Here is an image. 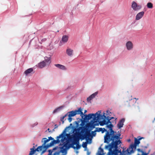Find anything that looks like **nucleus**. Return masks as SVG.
Returning <instances> with one entry per match:
<instances>
[{"instance_id": "25", "label": "nucleus", "mask_w": 155, "mask_h": 155, "mask_svg": "<svg viewBox=\"0 0 155 155\" xmlns=\"http://www.w3.org/2000/svg\"><path fill=\"white\" fill-rule=\"evenodd\" d=\"M103 122L105 124V125H107L110 123L109 120H107L104 118V119L102 120Z\"/></svg>"}, {"instance_id": "42", "label": "nucleus", "mask_w": 155, "mask_h": 155, "mask_svg": "<svg viewBox=\"0 0 155 155\" xmlns=\"http://www.w3.org/2000/svg\"><path fill=\"white\" fill-rule=\"evenodd\" d=\"M75 122L76 123V124H78V123L77 122L75 121Z\"/></svg>"}, {"instance_id": "40", "label": "nucleus", "mask_w": 155, "mask_h": 155, "mask_svg": "<svg viewBox=\"0 0 155 155\" xmlns=\"http://www.w3.org/2000/svg\"><path fill=\"white\" fill-rule=\"evenodd\" d=\"M87 112V110H84V114L86 112Z\"/></svg>"}, {"instance_id": "7", "label": "nucleus", "mask_w": 155, "mask_h": 155, "mask_svg": "<svg viewBox=\"0 0 155 155\" xmlns=\"http://www.w3.org/2000/svg\"><path fill=\"white\" fill-rule=\"evenodd\" d=\"M66 144H64L63 147H60L57 146L54 147L58 155H65L67 153V151L64 147Z\"/></svg>"}, {"instance_id": "27", "label": "nucleus", "mask_w": 155, "mask_h": 155, "mask_svg": "<svg viewBox=\"0 0 155 155\" xmlns=\"http://www.w3.org/2000/svg\"><path fill=\"white\" fill-rule=\"evenodd\" d=\"M96 132H97V131H96V130H95V131H91V134H92V135H91V136L90 137H89V139L90 140H91V139H90V137H93V136H95L96 135Z\"/></svg>"}, {"instance_id": "12", "label": "nucleus", "mask_w": 155, "mask_h": 155, "mask_svg": "<svg viewBox=\"0 0 155 155\" xmlns=\"http://www.w3.org/2000/svg\"><path fill=\"white\" fill-rule=\"evenodd\" d=\"M48 155H58L55 150V148H53L52 150H48Z\"/></svg>"}, {"instance_id": "10", "label": "nucleus", "mask_w": 155, "mask_h": 155, "mask_svg": "<svg viewBox=\"0 0 155 155\" xmlns=\"http://www.w3.org/2000/svg\"><path fill=\"white\" fill-rule=\"evenodd\" d=\"M52 140L51 141H53L54 140H55L54 139L51 137H48V139H47L46 138H42L41 140V142L43 143V145L44 146H47V144L46 145V143L49 142L50 140Z\"/></svg>"}, {"instance_id": "21", "label": "nucleus", "mask_w": 155, "mask_h": 155, "mask_svg": "<svg viewBox=\"0 0 155 155\" xmlns=\"http://www.w3.org/2000/svg\"><path fill=\"white\" fill-rule=\"evenodd\" d=\"M103 149L101 147L99 148L97 153V155H104Z\"/></svg>"}, {"instance_id": "45", "label": "nucleus", "mask_w": 155, "mask_h": 155, "mask_svg": "<svg viewBox=\"0 0 155 155\" xmlns=\"http://www.w3.org/2000/svg\"><path fill=\"white\" fill-rule=\"evenodd\" d=\"M144 148H147V147H144Z\"/></svg>"}, {"instance_id": "17", "label": "nucleus", "mask_w": 155, "mask_h": 155, "mask_svg": "<svg viewBox=\"0 0 155 155\" xmlns=\"http://www.w3.org/2000/svg\"><path fill=\"white\" fill-rule=\"evenodd\" d=\"M55 66L56 67L58 68H59L63 70H65L66 69V68L65 66L64 65H61L59 64H54Z\"/></svg>"}, {"instance_id": "37", "label": "nucleus", "mask_w": 155, "mask_h": 155, "mask_svg": "<svg viewBox=\"0 0 155 155\" xmlns=\"http://www.w3.org/2000/svg\"><path fill=\"white\" fill-rule=\"evenodd\" d=\"M110 113H111V112L110 111H109V110H107V111L106 115H108V114H110Z\"/></svg>"}, {"instance_id": "38", "label": "nucleus", "mask_w": 155, "mask_h": 155, "mask_svg": "<svg viewBox=\"0 0 155 155\" xmlns=\"http://www.w3.org/2000/svg\"><path fill=\"white\" fill-rule=\"evenodd\" d=\"M58 127V126H57V125L56 124H55V127H54V129L57 128Z\"/></svg>"}, {"instance_id": "33", "label": "nucleus", "mask_w": 155, "mask_h": 155, "mask_svg": "<svg viewBox=\"0 0 155 155\" xmlns=\"http://www.w3.org/2000/svg\"><path fill=\"white\" fill-rule=\"evenodd\" d=\"M60 108H57V109H56L53 111V113H54L56 112L58 110H60Z\"/></svg>"}, {"instance_id": "39", "label": "nucleus", "mask_w": 155, "mask_h": 155, "mask_svg": "<svg viewBox=\"0 0 155 155\" xmlns=\"http://www.w3.org/2000/svg\"><path fill=\"white\" fill-rule=\"evenodd\" d=\"M48 130L49 131V132H51V131H49L50 130V129L49 128H48V130Z\"/></svg>"}, {"instance_id": "30", "label": "nucleus", "mask_w": 155, "mask_h": 155, "mask_svg": "<svg viewBox=\"0 0 155 155\" xmlns=\"http://www.w3.org/2000/svg\"><path fill=\"white\" fill-rule=\"evenodd\" d=\"M98 92H96L93 94L92 95H91L90 96L93 99L94 98L96 95H97L98 94Z\"/></svg>"}, {"instance_id": "24", "label": "nucleus", "mask_w": 155, "mask_h": 155, "mask_svg": "<svg viewBox=\"0 0 155 155\" xmlns=\"http://www.w3.org/2000/svg\"><path fill=\"white\" fill-rule=\"evenodd\" d=\"M68 116H69L70 117H73L75 116V113L74 111V110H72L71 111L69 112H68Z\"/></svg>"}, {"instance_id": "44", "label": "nucleus", "mask_w": 155, "mask_h": 155, "mask_svg": "<svg viewBox=\"0 0 155 155\" xmlns=\"http://www.w3.org/2000/svg\"><path fill=\"white\" fill-rule=\"evenodd\" d=\"M90 154V153H88V154H87V155H89Z\"/></svg>"}, {"instance_id": "4", "label": "nucleus", "mask_w": 155, "mask_h": 155, "mask_svg": "<svg viewBox=\"0 0 155 155\" xmlns=\"http://www.w3.org/2000/svg\"><path fill=\"white\" fill-rule=\"evenodd\" d=\"M65 132V130H64L59 136L57 137L56 140H54L53 141H51L49 143L47 144V146H44L42 144L41 146L38 147L36 149H35V147L33 146L32 148H31L30 150H32L33 149L35 153L36 151H40L44 149V150L43 151V152H44L48 148L53 146L54 144H58L60 142L61 143H64L66 140L65 136L64 134Z\"/></svg>"}, {"instance_id": "22", "label": "nucleus", "mask_w": 155, "mask_h": 155, "mask_svg": "<svg viewBox=\"0 0 155 155\" xmlns=\"http://www.w3.org/2000/svg\"><path fill=\"white\" fill-rule=\"evenodd\" d=\"M105 113H104V114L103 115V117H104V118H105L107 120H109L110 123H112V121H110V120L112 119H114V118L113 117H109V116H108V115L107 116H106L105 115Z\"/></svg>"}, {"instance_id": "19", "label": "nucleus", "mask_w": 155, "mask_h": 155, "mask_svg": "<svg viewBox=\"0 0 155 155\" xmlns=\"http://www.w3.org/2000/svg\"><path fill=\"white\" fill-rule=\"evenodd\" d=\"M68 37L66 35H64L63 36L61 41L64 43L66 42L68 40Z\"/></svg>"}, {"instance_id": "8", "label": "nucleus", "mask_w": 155, "mask_h": 155, "mask_svg": "<svg viewBox=\"0 0 155 155\" xmlns=\"http://www.w3.org/2000/svg\"><path fill=\"white\" fill-rule=\"evenodd\" d=\"M92 114H88L87 115V114H84V117L83 118V119H81V122L80 124V125L81 126H84L85 124L84 122L87 121L89 120L92 118Z\"/></svg>"}, {"instance_id": "28", "label": "nucleus", "mask_w": 155, "mask_h": 155, "mask_svg": "<svg viewBox=\"0 0 155 155\" xmlns=\"http://www.w3.org/2000/svg\"><path fill=\"white\" fill-rule=\"evenodd\" d=\"M147 7L150 8H152L153 7V4L151 2H148L147 5Z\"/></svg>"}, {"instance_id": "29", "label": "nucleus", "mask_w": 155, "mask_h": 155, "mask_svg": "<svg viewBox=\"0 0 155 155\" xmlns=\"http://www.w3.org/2000/svg\"><path fill=\"white\" fill-rule=\"evenodd\" d=\"M87 142H83L82 144V146L83 148H87Z\"/></svg>"}, {"instance_id": "34", "label": "nucleus", "mask_w": 155, "mask_h": 155, "mask_svg": "<svg viewBox=\"0 0 155 155\" xmlns=\"http://www.w3.org/2000/svg\"><path fill=\"white\" fill-rule=\"evenodd\" d=\"M92 98L91 97V96H90L89 97H87V101H91Z\"/></svg>"}, {"instance_id": "2", "label": "nucleus", "mask_w": 155, "mask_h": 155, "mask_svg": "<svg viewBox=\"0 0 155 155\" xmlns=\"http://www.w3.org/2000/svg\"><path fill=\"white\" fill-rule=\"evenodd\" d=\"M65 131L66 130L65 129ZM64 132V134L65 136V137L67 136L68 139H71V138H73V141L72 142V143L71 144V147L73 148L74 149L78 150L81 147V145L79 144V140L81 139V140H84L85 139L87 141L89 140V137L91 136V134H90L89 131H87L86 134H82L80 132H78L77 134V137L75 136L74 135H72L73 136L72 137H71L70 135L69 134H65Z\"/></svg>"}, {"instance_id": "6", "label": "nucleus", "mask_w": 155, "mask_h": 155, "mask_svg": "<svg viewBox=\"0 0 155 155\" xmlns=\"http://www.w3.org/2000/svg\"><path fill=\"white\" fill-rule=\"evenodd\" d=\"M100 111H98L95 114H92L93 120L91 121V122L93 123L94 124H97V126H98L99 124L97 123L98 120L100 119V118L103 117V116L101 115Z\"/></svg>"}, {"instance_id": "13", "label": "nucleus", "mask_w": 155, "mask_h": 155, "mask_svg": "<svg viewBox=\"0 0 155 155\" xmlns=\"http://www.w3.org/2000/svg\"><path fill=\"white\" fill-rule=\"evenodd\" d=\"M66 53L68 56L71 57L74 54V51L71 48H68L66 50Z\"/></svg>"}, {"instance_id": "43", "label": "nucleus", "mask_w": 155, "mask_h": 155, "mask_svg": "<svg viewBox=\"0 0 155 155\" xmlns=\"http://www.w3.org/2000/svg\"><path fill=\"white\" fill-rule=\"evenodd\" d=\"M78 153V151H76V153Z\"/></svg>"}, {"instance_id": "46", "label": "nucleus", "mask_w": 155, "mask_h": 155, "mask_svg": "<svg viewBox=\"0 0 155 155\" xmlns=\"http://www.w3.org/2000/svg\"><path fill=\"white\" fill-rule=\"evenodd\" d=\"M130 141V139L128 141Z\"/></svg>"}, {"instance_id": "35", "label": "nucleus", "mask_w": 155, "mask_h": 155, "mask_svg": "<svg viewBox=\"0 0 155 155\" xmlns=\"http://www.w3.org/2000/svg\"><path fill=\"white\" fill-rule=\"evenodd\" d=\"M68 120L69 122H71L72 120V117H70L69 116H68Z\"/></svg>"}, {"instance_id": "31", "label": "nucleus", "mask_w": 155, "mask_h": 155, "mask_svg": "<svg viewBox=\"0 0 155 155\" xmlns=\"http://www.w3.org/2000/svg\"><path fill=\"white\" fill-rule=\"evenodd\" d=\"M67 115L68 114H66L64 116H63L62 117H61V120L62 122L63 123L64 122V118L67 116Z\"/></svg>"}, {"instance_id": "41", "label": "nucleus", "mask_w": 155, "mask_h": 155, "mask_svg": "<svg viewBox=\"0 0 155 155\" xmlns=\"http://www.w3.org/2000/svg\"><path fill=\"white\" fill-rule=\"evenodd\" d=\"M134 99H136V100H138V98H134Z\"/></svg>"}, {"instance_id": "47", "label": "nucleus", "mask_w": 155, "mask_h": 155, "mask_svg": "<svg viewBox=\"0 0 155 155\" xmlns=\"http://www.w3.org/2000/svg\"><path fill=\"white\" fill-rule=\"evenodd\" d=\"M114 121H115V123H116L115 120H114Z\"/></svg>"}, {"instance_id": "15", "label": "nucleus", "mask_w": 155, "mask_h": 155, "mask_svg": "<svg viewBox=\"0 0 155 155\" xmlns=\"http://www.w3.org/2000/svg\"><path fill=\"white\" fill-rule=\"evenodd\" d=\"M144 15V12L143 11L141 12L138 13L136 16V19L139 20Z\"/></svg>"}, {"instance_id": "9", "label": "nucleus", "mask_w": 155, "mask_h": 155, "mask_svg": "<svg viewBox=\"0 0 155 155\" xmlns=\"http://www.w3.org/2000/svg\"><path fill=\"white\" fill-rule=\"evenodd\" d=\"M131 7L134 11H138L141 8V6L140 5H138L134 1L132 2Z\"/></svg>"}, {"instance_id": "20", "label": "nucleus", "mask_w": 155, "mask_h": 155, "mask_svg": "<svg viewBox=\"0 0 155 155\" xmlns=\"http://www.w3.org/2000/svg\"><path fill=\"white\" fill-rule=\"evenodd\" d=\"M33 69L32 68H29L26 70L25 72V74L26 75H28V74H30L33 71Z\"/></svg>"}, {"instance_id": "36", "label": "nucleus", "mask_w": 155, "mask_h": 155, "mask_svg": "<svg viewBox=\"0 0 155 155\" xmlns=\"http://www.w3.org/2000/svg\"><path fill=\"white\" fill-rule=\"evenodd\" d=\"M99 124H100L101 126H103L105 124H104L102 121H100V122H99Z\"/></svg>"}, {"instance_id": "3", "label": "nucleus", "mask_w": 155, "mask_h": 155, "mask_svg": "<svg viewBox=\"0 0 155 155\" xmlns=\"http://www.w3.org/2000/svg\"><path fill=\"white\" fill-rule=\"evenodd\" d=\"M144 138V137H140V136L138 137L137 138H135L134 143L131 144L126 151L123 149L121 151L120 149L119 150L118 147L120 146V144H119L116 149V151L114 150L112 152L111 155H130L134 153L137 150V145L140 143V140Z\"/></svg>"}, {"instance_id": "32", "label": "nucleus", "mask_w": 155, "mask_h": 155, "mask_svg": "<svg viewBox=\"0 0 155 155\" xmlns=\"http://www.w3.org/2000/svg\"><path fill=\"white\" fill-rule=\"evenodd\" d=\"M29 153L28 155H32L34 153V151L32 149V150H30Z\"/></svg>"}, {"instance_id": "16", "label": "nucleus", "mask_w": 155, "mask_h": 155, "mask_svg": "<svg viewBox=\"0 0 155 155\" xmlns=\"http://www.w3.org/2000/svg\"><path fill=\"white\" fill-rule=\"evenodd\" d=\"M124 121L125 119L124 118H122L119 122L117 124V127L118 128L120 129L123 127Z\"/></svg>"}, {"instance_id": "1", "label": "nucleus", "mask_w": 155, "mask_h": 155, "mask_svg": "<svg viewBox=\"0 0 155 155\" xmlns=\"http://www.w3.org/2000/svg\"><path fill=\"white\" fill-rule=\"evenodd\" d=\"M109 124L106 125V127L109 129L107 130L105 135L104 137V142L109 143L108 145L105 146L107 149L109 148L108 155H111L112 153L114 150H116L117 147L122 143L120 140V133L117 134L113 129V125L111 123Z\"/></svg>"}, {"instance_id": "23", "label": "nucleus", "mask_w": 155, "mask_h": 155, "mask_svg": "<svg viewBox=\"0 0 155 155\" xmlns=\"http://www.w3.org/2000/svg\"><path fill=\"white\" fill-rule=\"evenodd\" d=\"M46 65V63L45 61H43L42 62L38 64V67L40 68H42Z\"/></svg>"}, {"instance_id": "26", "label": "nucleus", "mask_w": 155, "mask_h": 155, "mask_svg": "<svg viewBox=\"0 0 155 155\" xmlns=\"http://www.w3.org/2000/svg\"><path fill=\"white\" fill-rule=\"evenodd\" d=\"M45 62H46L47 63L49 64L51 62L50 59V58H48L47 57H45Z\"/></svg>"}, {"instance_id": "18", "label": "nucleus", "mask_w": 155, "mask_h": 155, "mask_svg": "<svg viewBox=\"0 0 155 155\" xmlns=\"http://www.w3.org/2000/svg\"><path fill=\"white\" fill-rule=\"evenodd\" d=\"M96 131L97 132H101L102 133H103L104 132H106L107 130L104 128H96Z\"/></svg>"}, {"instance_id": "5", "label": "nucleus", "mask_w": 155, "mask_h": 155, "mask_svg": "<svg viewBox=\"0 0 155 155\" xmlns=\"http://www.w3.org/2000/svg\"><path fill=\"white\" fill-rule=\"evenodd\" d=\"M96 126H97V124H94L93 123L91 122L90 123H87L85 126H83L79 127L78 128L77 130L79 132L81 130L80 132L82 134H86L87 131H89L91 134V130L88 129V128L90 127L93 129L95 128Z\"/></svg>"}, {"instance_id": "11", "label": "nucleus", "mask_w": 155, "mask_h": 155, "mask_svg": "<svg viewBox=\"0 0 155 155\" xmlns=\"http://www.w3.org/2000/svg\"><path fill=\"white\" fill-rule=\"evenodd\" d=\"M75 115L80 114L81 116V117L82 119H83L84 117V114L82 112V110L81 107H80L78 110H74Z\"/></svg>"}, {"instance_id": "14", "label": "nucleus", "mask_w": 155, "mask_h": 155, "mask_svg": "<svg viewBox=\"0 0 155 155\" xmlns=\"http://www.w3.org/2000/svg\"><path fill=\"white\" fill-rule=\"evenodd\" d=\"M126 46L127 50H131L133 48V45L132 42L130 41H128L126 44Z\"/></svg>"}]
</instances>
